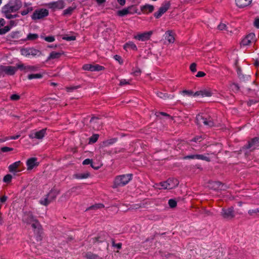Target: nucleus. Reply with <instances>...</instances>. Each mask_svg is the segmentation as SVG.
<instances>
[{"mask_svg":"<svg viewBox=\"0 0 259 259\" xmlns=\"http://www.w3.org/2000/svg\"><path fill=\"white\" fill-rule=\"evenodd\" d=\"M22 7V3L19 0H10L5 5L1 10L3 16L8 19H14L19 16L17 14H12L18 11Z\"/></svg>","mask_w":259,"mask_h":259,"instance_id":"obj_1","label":"nucleus"},{"mask_svg":"<svg viewBox=\"0 0 259 259\" xmlns=\"http://www.w3.org/2000/svg\"><path fill=\"white\" fill-rule=\"evenodd\" d=\"M132 178L133 175L131 174L117 176L114 179L113 188L123 187L128 184Z\"/></svg>","mask_w":259,"mask_h":259,"instance_id":"obj_2","label":"nucleus"},{"mask_svg":"<svg viewBox=\"0 0 259 259\" xmlns=\"http://www.w3.org/2000/svg\"><path fill=\"white\" fill-rule=\"evenodd\" d=\"M179 181L174 178L168 179L166 181L162 182L158 184H156L159 189H172L176 188L179 185Z\"/></svg>","mask_w":259,"mask_h":259,"instance_id":"obj_3","label":"nucleus"},{"mask_svg":"<svg viewBox=\"0 0 259 259\" xmlns=\"http://www.w3.org/2000/svg\"><path fill=\"white\" fill-rule=\"evenodd\" d=\"M197 124L201 125L202 123L208 127H212L214 125L213 120L210 116L198 114L196 117Z\"/></svg>","mask_w":259,"mask_h":259,"instance_id":"obj_4","label":"nucleus"},{"mask_svg":"<svg viewBox=\"0 0 259 259\" xmlns=\"http://www.w3.org/2000/svg\"><path fill=\"white\" fill-rule=\"evenodd\" d=\"M49 11L46 9H39L34 11L31 16V18L33 20L43 19L49 15Z\"/></svg>","mask_w":259,"mask_h":259,"instance_id":"obj_5","label":"nucleus"},{"mask_svg":"<svg viewBox=\"0 0 259 259\" xmlns=\"http://www.w3.org/2000/svg\"><path fill=\"white\" fill-rule=\"evenodd\" d=\"M17 71V68L12 66H0V75H13Z\"/></svg>","mask_w":259,"mask_h":259,"instance_id":"obj_6","label":"nucleus"},{"mask_svg":"<svg viewBox=\"0 0 259 259\" xmlns=\"http://www.w3.org/2000/svg\"><path fill=\"white\" fill-rule=\"evenodd\" d=\"M221 214L223 219L226 220H231L235 217V212L233 207L223 208Z\"/></svg>","mask_w":259,"mask_h":259,"instance_id":"obj_7","label":"nucleus"},{"mask_svg":"<svg viewBox=\"0 0 259 259\" xmlns=\"http://www.w3.org/2000/svg\"><path fill=\"white\" fill-rule=\"evenodd\" d=\"M259 147V138L255 137L248 141V144L245 145L242 149H248L253 151Z\"/></svg>","mask_w":259,"mask_h":259,"instance_id":"obj_8","label":"nucleus"},{"mask_svg":"<svg viewBox=\"0 0 259 259\" xmlns=\"http://www.w3.org/2000/svg\"><path fill=\"white\" fill-rule=\"evenodd\" d=\"M37 220L31 211H25L22 216V222L26 224L30 225Z\"/></svg>","mask_w":259,"mask_h":259,"instance_id":"obj_9","label":"nucleus"},{"mask_svg":"<svg viewBox=\"0 0 259 259\" xmlns=\"http://www.w3.org/2000/svg\"><path fill=\"white\" fill-rule=\"evenodd\" d=\"M170 4L169 2H166L163 3L159 8L158 11L154 14L156 18H160L164 13H165L169 8Z\"/></svg>","mask_w":259,"mask_h":259,"instance_id":"obj_10","label":"nucleus"},{"mask_svg":"<svg viewBox=\"0 0 259 259\" xmlns=\"http://www.w3.org/2000/svg\"><path fill=\"white\" fill-rule=\"evenodd\" d=\"M152 34V31H147L143 33H139L134 36V38L139 41H145L150 39Z\"/></svg>","mask_w":259,"mask_h":259,"instance_id":"obj_11","label":"nucleus"},{"mask_svg":"<svg viewBox=\"0 0 259 259\" xmlns=\"http://www.w3.org/2000/svg\"><path fill=\"white\" fill-rule=\"evenodd\" d=\"M34 233H36L39 237V240H41V235L42 233V226L37 220L30 224Z\"/></svg>","mask_w":259,"mask_h":259,"instance_id":"obj_12","label":"nucleus"},{"mask_svg":"<svg viewBox=\"0 0 259 259\" xmlns=\"http://www.w3.org/2000/svg\"><path fill=\"white\" fill-rule=\"evenodd\" d=\"M82 69L84 70H88L91 71H99L103 70L105 69L104 67L98 64L92 65L89 64H84L82 66Z\"/></svg>","mask_w":259,"mask_h":259,"instance_id":"obj_13","label":"nucleus"},{"mask_svg":"<svg viewBox=\"0 0 259 259\" xmlns=\"http://www.w3.org/2000/svg\"><path fill=\"white\" fill-rule=\"evenodd\" d=\"M47 128L42 129L39 131L31 132L29 135L30 139H42L46 135Z\"/></svg>","mask_w":259,"mask_h":259,"instance_id":"obj_14","label":"nucleus"},{"mask_svg":"<svg viewBox=\"0 0 259 259\" xmlns=\"http://www.w3.org/2000/svg\"><path fill=\"white\" fill-rule=\"evenodd\" d=\"M256 40L255 35L253 33H250L247 35L242 40L241 45L243 46H248L251 43L255 42Z\"/></svg>","mask_w":259,"mask_h":259,"instance_id":"obj_15","label":"nucleus"},{"mask_svg":"<svg viewBox=\"0 0 259 259\" xmlns=\"http://www.w3.org/2000/svg\"><path fill=\"white\" fill-rule=\"evenodd\" d=\"M49 8L54 10L56 9H62L64 7V2L62 1H58L57 2L50 3L48 4Z\"/></svg>","mask_w":259,"mask_h":259,"instance_id":"obj_16","label":"nucleus"},{"mask_svg":"<svg viewBox=\"0 0 259 259\" xmlns=\"http://www.w3.org/2000/svg\"><path fill=\"white\" fill-rule=\"evenodd\" d=\"M18 21L14 20H11L9 22V25L5 26L4 28L0 29V35L5 34L9 32L11 28L13 26H15L17 25Z\"/></svg>","mask_w":259,"mask_h":259,"instance_id":"obj_17","label":"nucleus"},{"mask_svg":"<svg viewBox=\"0 0 259 259\" xmlns=\"http://www.w3.org/2000/svg\"><path fill=\"white\" fill-rule=\"evenodd\" d=\"M212 95V93L209 90L203 89L200 91H198L194 93V97L200 96L201 97H210Z\"/></svg>","mask_w":259,"mask_h":259,"instance_id":"obj_18","label":"nucleus"},{"mask_svg":"<svg viewBox=\"0 0 259 259\" xmlns=\"http://www.w3.org/2000/svg\"><path fill=\"white\" fill-rule=\"evenodd\" d=\"M108 237V234L106 232H102L98 236L93 238L94 243H102L104 242Z\"/></svg>","mask_w":259,"mask_h":259,"instance_id":"obj_19","label":"nucleus"},{"mask_svg":"<svg viewBox=\"0 0 259 259\" xmlns=\"http://www.w3.org/2000/svg\"><path fill=\"white\" fill-rule=\"evenodd\" d=\"M28 169H32L34 166L38 165L37 158L35 157L29 158L26 162Z\"/></svg>","mask_w":259,"mask_h":259,"instance_id":"obj_20","label":"nucleus"},{"mask_svg":"<svg viewBox=\"0 0 259 259\" xmlns=\"http://www.w3.org/2000/svg\"><path fill=\"white\" fill-rule=\"evenodd\" d=\"M174 34L175 33L171 30H168L165 33V39L167 40L169 43L172 44L175 40Z\"/></svg>","mask_w":259,"mask_h":259,"instance_id":"obj_21","label":"nucleus"},{"mask_svg":"<svg viewBox=\"0 0 259 259\" xmlns=\"http://www.w3.org/2000/svg\"><path fill=\"white\" fill-rule=\"evenodd\" d=\"M252 0H235L236 5L239 8H244L249 6Z\"/></svg>","mask_w":259,"mask_h":259,"instance_id":"obj_22","label":"nucleus"},{"mask_svg":"<svg viewBox=\"0 0 259 259\" xmlns=\"http://www.w3.org/2000/svg\"><path fill=\"white\" fill-rule=\"evenodd\" d=\"M141 10L144 14H148L153 12L154 10V6L146 4L141 7Z\"/></svg>","mask_w":259,"mask_h":259,"instance_id":"obj_23","label":"nucleus"},{"mask_svg":"<svg viewBox=\"0 0 259 259\" xmlns=\"http://www.w3.org/2000/svg\"><path fill=\"white\" fill-rule=\"evenodd\" d=\"M208 187L212 190H218L222 187V184L219 182H210L208 183Z\"/></svg>","mask_w":259,"mask_h":259,"instance_id":"obj_24","label":"nucleus"},{"mask_svg":"<svg viewBox=\"0 0 259 259\" xmlns=\"http://www.w3.org/2000/svg\"><path fill=\"white\" fill-rule=\"evenodd\" d=\"M123 48L124 50H125L126 51L127 50H132L134 51H137V50H138L136 44L134 42L131 41H129L126 42L123 46Z\"/></svg>","mask_w":259,"mask_h":259,"instance_id":"obj_25","label":"nucleus"},{"mask_svg":"<svg viewBox=\"0 0 259 259\" xmlns=\"http://www.w3.org/2000/svg\"><path fill=\"white\" fill-rule=\"evenodd\" d=\"M60 191L57 189L51 190L47 195L50 198V199L53 201L54 200L57 195L59 194Z\"/></svg>","mask_w":259,"mask_h":259,"instance_id":"obj_26","label":"nucleus"},{"mask_svg":"<svg viewBox=\"0 0 259 259\" xmlns=\"http://www.w3.org/2000/svg\"><path fill=\"white\" fill-rule=\"evenodd\" d=\"M90 176L89 172L81 174H75L73 175V178L76 179H87Z\"/></svg>","mask_w":259,"mask_h":259,"instance_id":"obj_27","label":"nucleus"},{"mask_svg":"<svg viewBox=\"0 0 259 259\" xmlns=\"http://www.w3.org/2000/svg\"><path fill=\"white\" fill-rule=\"evenodd\" d=\"M63 54L62 52H52L50 55L48 56L47 58V60H50L52 59H58Z\"/></svg>","mask_w":259,"mask_h":259,"instance_id":"obj_28","label":"nucleus"},{"mask_svg":"<svg viewBox=\"0 0 259 259\" xmlns=\"http://www.w3.org/2000/svg\"><path fill=\"white\" fill-rule=\"evenodd\" d=\"M21 161H16L12 164L10 165L9 166V170L10 172H15L16 171L17 168L20 165Z\"/></svg>","mask_w":259,"mask_h":259,"instance_id":"obj_29","label":"nucleus"},{"mask_svg":"<svg viewBox=\"0 0 259 259\" xmlns=\"http://www.w3.org/2000/svg\"><path fill=\"white\" fill-rule=\"evenodd\" d=\"M84 257L86 259H103L97 254H94L91 252H88L85 253Z\"/></svg>","mask_w":259,"mask_h":259,"instance_id":"obj_30","label":"nucleus"},{"mask_svg":"<svg viewBox=\"0 0 259 259\" xmlns=\"http://www.w3.org/2000/svg\"><path fill=\"white\" fill-rule=\"evenodd\" d=\"M132 7H129L127 8L117 11V15L122 17L130 14L131 13L130 12V10L132 8Z\"/></svg>","mask_w":259,"mask_h":259,"instance_id":"obj_31","label":"nucleus"},{"mask_svg":"<svg viewBox=\"0 0 259 259\" xmlns=\"http://www.w3.org/2000/svg\"><path fill=\"white\" fill-rule=\"evenodd\" d=\"M52 201L50 199L48 196L46 195L44 198H41L39 201V202L40 204L45 206L48 205Z\"/></svg>","mask_w":259,"mask_h":259,"instance_id":"obj_32","label":"nucleus"},{"mask_svg":"<svg viewBox=\"0 0 259 259\" xmlns=\"http://www.w3.org/2000/svg\"><path fill=\"white\" fill-rule=\"evenodd\" d=\"M157 95L158 97L163 99L164 100L167 99H172L174 98V96L171 95H168L167 94L163 93L160 92H158L157 93Z\"/></svg>","mask_w":259,"mask_h":259,"instance_id":"obj_33","label":"nucleus"},{"mask_svg":"<svg viewBox=\"0 0 259 259\" xmlns=\"http://www.w3.org/2000/svg\"><path fill=\"white\" fill-rule=\"evenodd\" d=\"M25 72H34L37 71L39 69L38 66L27 65Z\"/></svg>","mask_w":259,"mask_h":259,"instance_id":"obj_34","label":"nucleus"},{"mask_svg":"<svg viewBox=\"0 0 259 259\" xmlns=\"http://www.w3.org/2000/svg\"><path fill=\"white\" fill-rule=\"evenodd\" d=\"M195 159L210 161V159L207 156L202 154H195Z\"/></svg>","mask_w":259,"mask_h":259,"instance_id":"obj_35","label":"nucleus"},{"mask_svg":"<svg viewBox=\"0 0 259 259\" xmlns=\"http://www.w3.org/2000/svg\"><path fill=\"white\" fill-rule=\"evenodd\" d=\"M29 53L30 55L35 56H39L41 55V52L38 50L33 49V48H29Z\"/></svg>","mask_w":259,"mask_h":259,"instance_id":"obj_36","label":"nucleus"},{"mask_svg":"<svg viewBox=\"0 0 259 259\" xmlns=\"http://www.w3.org/2000/svg\"><path fill=\"white\" fill-rule=\"evenodd\" d=\"M42 77V75L40 73L37 74H31L28 75V79L29 80H31L34 78H41Z\"/></svg>","mask_w":259,"mask_h":259,"instance_id":"obj_37","label":"nucleus"},{"mask_svg":"<svg viewBox=\"0 0 259 259\" xmlns=\"http://www.w3.org/2000/svg\"><path fill=\"white\" fill-rule=\"evenodd\" d=\"M74 9H75V8H72L71 7L68 8L67 9L64 10L63 15H71L72 13V12Z\"/></svg>","mask_w":259,"mask_h":259,"instance_id":"obj_38","label":"nucleus"},{"mask_svg":"<svg viewBox=\"0 0 259 259\" xmlns=\"http://www.w3.org/2000/svg\"><path fill=\"white\" fill-rule=\"evenodd\" d=\"M38 37V35L35 33H29L27 35L26 39L33 40L37 39Z\"/></svg>","mask_w":259,"mask_h":259,"instance_id":"obj_39","label":"nucleus"},{"mask_svg":"<svg viewBox=\"0 0 259 259\" xmlns=\"http://www.w3.org/2000/svg\"><path fill=\"white\" fill-rule=\"evenodd\" d=\"M259 213V208L250 209L248 211V213L251 215L253 216Z\"/></svg>","mask_w":259,"mask_h":259,"instance_id":"obj_40","label":"nucleus"},{"mask_svg":"<svg viewBox=\"0 0 259 259\" xmlns=\"http://www.w3.org/2000/svg\"><path fill=\"white\" fill-rule=\"evenodd\" d=\"M21 54L25 57L30 56L29 48L22 49L21 50Z\"/></svg>","mask_w":259,"mask_h":259,"instance_id":"obj_41","label":"nucleus"},{"mask_svg":"<svg viewBox=\"0 0 259 259\" xmlns=\"http://www.w3.org/2000/svg\"><path fill=\"white\" fill-rule=\"evenodd\" d=\"M99 135L98 134H94L90 138V143H94L98 139Z\"/></svg>","mask_w":259,"mask_h":259,"instance_id":"obj_42","label":"nucleus"},{"mask_svg":"<svg viewBox=\"0 0 259 259\" xmlns=\"http://www.w3.org/2000/svg\"><path fill=\"white\" fill-rule=\"evenodd\" d=\"M177 201L172 199H170L168 200V204L171 208H174L177 206Z\"/></svg>","mask_w":259,"mask_h":259,"instance_id":"obj_43","label":"nucleus"},{"mask_svg":"<svg viewBox=\"0 0 259 259\" xmlns=\"http://www.w3.org/2000/svg\"><path fill=\"white\" fill-rule=\"evenodd\" d=\"M12 179V176L11 175L8 174L4 177L3 181L6 183H9L11 182Z\"/></svg>","mask_w":259,"mask_h":259,"instance_id":"obj_44","label":"nucleus"},{"mask_svg":"<svg viewBox=\"0 0 259 259\" xmlns=\"http://www.w3.org/2000/svg\"><path fill=\"white\" fill-rule=\"evenodd\" d=\"M32 11V7H29V8H27L26 9L23 10V11H22L21 12V14L23 16H25L26 15H27V14H28V13H29L30 12Z\"/></svg>","mask_w":259,"mask_h":259,"instance_id":"obj_45","label":"nucleus"},{"mask_svg":"<svg viewBox=\"0 0 259 259\" xmlns=\"http://www.w3.org/2000/svg\"><path fill=\"white\" fill-rule=\"evenodd\" d=\"M20 99V96L18 94H13L10 96L12 101H18Z\"/></svg>","mask_w":259,"mask_h":259,"instance_id":"obj_46","label":"nucleus"},{"mask_svg":"<svg viewBox=\"0 0 259 259\" xmlns=\"http://www.w3.org/2000/svg\"><path fill=\"white\" fill-rule=\"evenodd\" d=\"M103 207V205L102 204H98L95 205H93L89 207L87 210L93 209L100 208Z\"/></svg>","mask_w":259,"mask_h":259,"instance_id":"obj_47","label":"nucleus"},{"mask_svg":"<svg viewBox=\"0 0 259 259\" xmlns=\"http://www.w3.org/2000/svg\"><path fill=\"white\" fill-rule=\"evenodd\" d=\"M218 28L220 30L227 29V25L225 23H221L218 26Z\"/></svg>","mask_w":259,"mask_h":259,"instance_id":"obj_48","label":"nucleus"},{"mask_svg":"<svg viewBox=\"0 0 259 259\" xmlns=\"http://www.w3.org/2000/svg\"><path fill=\"white\" fill-rule=\"evenodd\" d=\"M130 83L129 80H126L125 79H122L120 80L119 85L123 86L126 84H129Z\"/></svg>","mask_w":259,"mask_h":259,"instance_id":"obj_49","label":"nucleus"},{"mask_svg":"<svg viewBox=\"0 0 259 259\" xmlns=\"http://www.w3.org/2000/svg\"><path fill=\"white\" fill-rule=\"evenodd\" d=\"M44 39L48 42H53L55 40V37L53 36H48L44 37Z\"/></svg>","mask_w":259,"mask_h":259,"instance_id":"obj_50","label":"nucleus"},{"mask_svg":"<svg viewBox=\"0 0 259 259\" xmlns=\"http://www.w3.org/2000/svg\"><path fill=\"white\" fill-rule=\"evenodd\" d=\"M16 68H17V69L18 68L22 71H24L25 72V71H26L25 68H26V66L24 65L23 64H17Z\"/></svg>","mask_w":259,"mask_h":259,"instance_id":"obj_51","label":"nucleus"},{"mask_svg":"<svg viewBox=\"0 0 259 259\" xmlns=\"http://www.w3.org/2000/svg\"><path fill=\"white\" fill-rule=\"evenodd\" d=\"M196 66H197V65L196 63H193L192 64H191L190 66V70L193 72H195L196 71L197 69H196Z\"/></svg>","mask_w":259,"mask_h":259,"instance_id":"obj_52","label":"nucleus"},{"mask_svg":"<svg viewBox=\"0 0 259 259\" xmlns=\"http://www.w3.org/2000/svg\"><path fill=\"white\" fill-rule=\"evenodd\" d=\"M13 150L12 148L8 147H3L1 148V151L3 152H7L9 151H11Z\"/></svg>","mask_w":259,"mask_h":259,"instance_id":"obj_53","label":"nucleus"},{"mask_svg":"<svg viewBox=\"0 0 259 259\" xmlns=\"http://www.w3.org/2000/svg\"><path fill=\"white\" fill-rule=\"evenodd\" d=\"M115 142H116V140L115 139H111V140H108V141L104 142V144L105 146H108L109 145H111V144H113Z\"/></svg>","mask_w":259,"mask_h":259,"instance_id":"obj_54","label":"nucleus"},{"mask_svg":"<svg viewBox=\"0 0 259 259\" xmlns=\"http://www.w3.org/2000/svg\"><path fill=\"white\" fill-rule=\"evenodd\" d=\"M182 93L183 94H185V95H188V96H191V95L193 96V94H194L193 92L190 90H183L182 92Z\"/></svg>","mask_w":259,"mask_h":259,"instance_id":"obj_55","label":"nucleus"},{"mask_svg":"<svg viewBox=\"0 0 259 259\" xmlns=\"http://www.w3.org/2000/svg\"><path fill=\"white\" fill-rule=\"evenodd\" d=\"M76 37L74 36H66L64 37L63 39L64 40H67V41H71V40H74L75 39Z\"/></svg>","mask_w":259,"mask_h":259,"instance_id":"obj_56","label":"nucleus"},{"mask_svg":"<svg viewBox=\"0 0 259 259\" xmlns=\"http://www.w3.org/2000/svg\"><path fill=\"white\" fill-rule=\"evenodd\" d=\"M92 163V160L90 159H85L83 160L82 164L83 165H88V164H91Z\"/></svg>","mask_w":259,"mask_h":259,"instance_id":"obj_57","label":"nucleus"},{"mask_svg":"<svg viewBox=\"0 0 259 259\" xmlns=\"http://www.w3.org/2000/svg\"><path fill=\"white\" fill-rule=\"evenodd\" d=\"M184 159H195V154H192V155H189L187 156H186L184 157Z\"/></svg>","mask_w":259,"mask_h":259,"instance_id":"obj_58","label":"nucleus"},{"mask_svg":"<svg viewBox=\"0 0 259 259\" xmlns=\"http://www.w3.org/2000/svg\"><path fill=\"white\" fill-rule=\"evenodd\" d=\"M114 58L116 60L118 61L119 62L120 64H121L122 63V61L121 58V57L120 56L117 55H115L114 56Z\"/></svg>","mask_w":259,"mask_h":259,"instance_id":"obj_59","label":"nucleus"},{"mask_svg":"<svg viewBox=\"0 0 259 259\" xmlns=\"http://www.w3.org/2000/svg\"><path fill=\"white\" fill-rule=\"evenodd\" d=\"M205 75V73L202 71H198L196 75L197 77H203Z\"/></svg>","mask_w":259,"mask_h":259,"instance_id":"obj_60","label":"nucleus"},{"mask_svg":"<svg viewBox=\"0 0 259 259\" xmlns=\"http://www.w3.org/2000/svg\"><path fill=\"white\" fill-rule=\"evenodd\" d=\"M6 24V21L3 18H0V29L3 27Z\"/></svg>","mask_w":259,"mask_h":259,"instance_id":"obj_61","label":"nucleus"},{"mask_svg":"<svg viewBox=\"0 0 259 259\" xmlns=\"http://www.w3.org/2000/svg\"><path fill=\"white\" fill-rule=\"evenodd\" d=\"M20 137V135H17L14 136H11L10 138H8L7 140L10 139V140H16L18 139Z\"/></svg>","mask_w":259,"mask_h":259,"instance_id":"obj_62","label":"nucleus"},{"mask_svg":"<svg viewBox=\"0 0 259 259\" xmlns=\"http://www.w3.org/2000/svg\"><path fill=\"white\" fill-rule=\"evenodd\" d=\"M254 25L257 28H259V19H256L254 22Z\"/></svg>","mask_w":259,"mask_h":259,"instance_id":"obj_63","label":"nucleus"},{"mask_svg":"<svg viewBox=\"0 0 259 259\" xmlns=\"http://www.w3.org/2000/svg\"><path fill=\"white\" fill-rule=\"evenodd\" d=\"M202 138L201 137H196L194 138L192 141L195 142H200L201 141Z\"/></svg>","mask_w":259,"mask_h":259,"instance_id":"obj_64","label":"nucleus"}]
</instances>
